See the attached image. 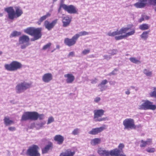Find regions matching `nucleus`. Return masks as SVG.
I'll return each mask as SVG.
<instances>
[{
	"label": "nucleus",
	"instance_id": "4468645a",
	"mask_svg": "<svg viewBox=\"0 0 156 156\" xmlns=\"http://www.w3.org/2000/svg\"><path fill=\"white\" fill-rule=\"evenodd\" d=\"M124 145L122 143H120L118 146L119 149H115L111 151V156L117 155L123 152L122 149L124 147Z\"/></svg>",
	"mask_w": 156,
	"mask_h": 156
},
{
	"label": "nucleus",
	"instance_id": "58836bf2",
	"mask_svg": "<svg viewBox=\"0 0 156 156\" xmlns=\"http://www.w3.org/2000/svg\"><path fill=\"white\" fill-rule=\"evenodd\" d=\"M153 90L149 93L150 96L151 97H154L156 98V87H153Z\"/></svg>",
	"mask_w": 156,
	"mask_h": 156
},
{
	"label": "nucleus",
	"instance_id": "c9c22d12",
	"mask_svg": "<svg viewBox=\"0 0 156 156\" xmlns=\"http://www.w3.org/2000/svg\"><path fill=\"white\" fill-rule=\"evenodd\" d=\"M46 122L44 121L41 122L40 123L36 124L35 125V127L38 129H40L43 127V126L45 124Z\"/></svg>",
	"mask_w": 156,
	"mask_h": 156
},
{
	"label": "nucleus",
	"instance_id": "a878e982",
	"mask_svg": "<svg viewBox=\"0 0 156 156\" xmlns=\"http://www.w3.org/2000/svg\"><path fill=\"white\" fill-rule=\"evenodd\" d=\"M30 120H36L37 119L38 113L36 112H30Z\"/></svg>",
	"mask_w": 156,
	"mask_h": 156
},
{
	"label": "nucleus",
	"instance_id": "72a5a7b5",
	"mask_svg": "<svg viewBox=\"0 0 156 156\" xmlns=\"http://www.w3.org/2000/svg\"><path fill=\"white\" fill-rule=\"evenodd\" d=\"M130 61L134 63L138 64L141 63L140 60L135 57H131L129 58Z\"/></svg>",
	"mask_w": 156,
	"mask_h": 156
},
{
	"label": "nucleus",
	"instance_id": "4d7b16f0",
	"mask_svg": "<svg viewBox=\"0 0 156 156\" xmlns=\"http://www.w3.org/2000/svg\"><path fill=\"white\" fill-rule=\"evenodd\" d=\"M144 20H147L149 19V17L146 15H143Z\"/></svg>",
	"mask_w": 156,
	"mask_h": 156
},
{
	"label": "nucleus",
	"instance_id": "5701e85b",
	"mask_svg": "<svg viewBox=\"0 0 156 156\" xmlns=\"http://www.w3.org/2000/svg\"><path fill=\"white\" fill-rule=\"evenodd\" d=\"M75 154L74 151H72L70 149H68L61 153L59 156H73Z\"/></svg>",
	"mask_w": 156,
	"mask_h": 156
},
{
	"label": "nucleus",
	"instance_id": "b1692460",
	"mask_svg": "<svg viewBox=\"0 0 156 156\" xmlns=\"http://www.w3.org/2000/svg\"><path fill=\"white\" fill-rule=\"evenodd\" d=\"M55 141H56L59 144H61L62 143L64 140V137L59 135H56L54 138Z\"/></svg>",
	"mask_w": 156,
	"mask_h": 156
},
{
	"label": "nucleus",
	"instance_id": "052dcab7",
	"mask_svg": "<svg viewBox=\"0 0 156 156\" xmlns=\"http://www.w3.org/2000/svg\"><path fill=\"white\" fill-rule=\"evenodd\" d=\"M113 156H126V155L124 154H119L118 155H114Z\"/></svg>",
	"mask_w": 156,
	"mask_h": 156
},
{
	"label": "nucleus",
	"instance_id": "09e8293b",
	"mask_svg": "<svg viewBox=\"0 0 156 156\" xmlns=\"http://www.w3.org/2000/svg\"><path fill=\"white\" fill-rule=\"evenodd\" d=\"M118 70L116 69H115L112 72H111V73H110L109 74V76H111L112 75H115L116 74V72Z\"/></svg>",
	"mask_w": 156,
	"mask_h": 156
},
{
	"label": "nucleus",
	"instance_id": "1a4fd4ad",
	"mask_svg": "<svg viewBox=\"0 0 156 156\" xmlns=\"http://www.w3.org/2000/svg\"><path fill=\"white\" fill-rule=\"evenodd\" d=\"M38 149L37 146L34 145L28 149L27 154L29 156H40V154L38 151Z\"/></svg>",
	"mask_w": 156,
	"mask_h": 156
},
{
	"label": "nucleus",
	"instance_id": "774afa93",
	"mask_svg": "<svg viewBox=\"0 0 156 156\" xmlns=\"http://www.w3.org/2000/svg\"><path fill=\"white\" fill-rule=\"evenodd\" d=\"M2 16V14H0V16Z\"/></svg>",
	"mask_w": 156,
	"mask_h": 156
},
{
	"label": "nucleus",
	"instance_id": "4c0bfd02",
	"mask_svg": "<svg viewBox=\"0 0 156 156\" xmlns=\"http://www.w3.org/2000/svg\"><path fill=\"white\" fill-rule=\"evenodd\" d=\"M108 83V81L106 80H102L101 83L99 84L98 86L101 87L100 89L101 90V91H102L103 90V85H105V84H106Z\"/></svg>",
	"mask_w": 156,
	"mask_h": 156
},
{
	"label": "nucleus",
	"instance_id": "864d4df0",
	"mask_svg": "<svg viewBox=\"0 0 156 156\" xmlns=\"http://www.w3.org/2000/svg\"><path fill=\"white\" fill-rule=\"evenodd\" d=\"M9 130L11 131H13L16 130V128L14 127H10L8 128Z\"/></svg>",
	"mask_w": 156,
	"mask_h": 156
},
{
	"label": "nucleus",
	"instance_id": "603ef678",
	"mask_svg": "<svg viewBox=\"0 0 156 156\" xmlns=\"http://www.w3.org/2000/svg\"><path fill=\"white\" fill-rule=\"evenodd\" d=\"M101 100V98L99 97H97L94 99V101L96 103H98Z\"/></svg>",
	"mask_w": 156,
	"mask_h": 156
},
{
	"label": "nucleus",
	"instance_id": "c03bdc74",
	"mask_svg": "<svg viewBox=\"0 0 156 156\" xmlns=\"http://www.w3.org/2000/svg\"><path fill=\"white\" fill-rule=\"evenodd\" d=\"M51 45V43H48L43 47L42 49L43 50H46L47 49L49 48Z\"/></svg>",
	"mask_w": 156,
	"mask_h": 156
},
{
	"label": "nucleus",
	"instance_id": "39448f33",
	"mask_svg": "<svg viewBox=\"0 0 156 156\" xmlns=\"http://www.w3.org/2000/svg\"><path fill=\"white\" fill-rule=\"evenodd\" d=\"M31 87L30 83L23 82L18 83L15 87V90L17 94H20L23 92L27 89Z\"/></svg>",
	"mask_w": 156,
	"mask_h": 156
},
{
	"label": "nucleus",
	"instance_id": "bf43d9fd",
	"mask_svg": "<svg viewBox=\"0 0 156 156\" xmlns=\"http://www.w3.org/2000/svg\"><path fill=\"white\" fill-rule=\"evenodd\" d=\"M144 18L143 16V15L142 16V17L141 18H140L139 20V21L140 23L142 21H144Z\"/></svg>",
	"mask_w": 156,
	"mask_h": 156
},
{
	"label": "nucleus",
	"instance_id": "6e6552de",
	"mask_svg": "<svg viewBox=\"0 0 156 156\" xmlns=\"http://www.w3.org/2000/svg\"><path fill=\"white\" fill-rule=\"evenodd\" d=\"M19 44H22L21 46V48L22 49H25L30 45V38L27 35H23L20 36L19 38Z\"/></svg>",
	"mask_w": 156,
	"mask_h": 156
},
{
	"label": "nucleus",
	"instance_id": "de8ad7c7",
	"mask_svg": "<svg viewBox=\"0 0 156 156\" xmlns=\"http://www.w3.org/2000/svg\"><path fill=\"white\" fill-rule=\"evenodd\" d=\"M37 119H39L40 120H42L44 118V115L43 114H39L38 113Z\"/></svg>",
	"mask_w": 156,
	"mask_h": 156
},
{
	"label": "nucleus",
	"instance_id": "0eeeda50",
	"mask_svg": "<svg viewBox=\"0 0 156 156\" xmlns=\"http://www.w3.org/2000/svg\"><path fill=\"white\" fill-rule=\"evenodd\" d=\"M123 124L124 126V129H136L134 121L131 118H127L125 119L123 122Z\"/></svg>",
	"mask_w": 156,
	"mask_h": 156
},
{
	"label": "nucleus",
	"instance_id": "9d476101",
	"mask_svg": "<svg viewBox=\"0 0 156 156\" xmlns=\"http://www.w3.org/2000/svg\"><path fill=\"white\" fill-rule=\"evenodd\" d=\"M152 102L149 101H146L141 105H139V109H140L154 110L156 108V106L155 105H152Z\"/></svg>",
	"mask_w": 156,
	"mask_h": 156
},
{
	"label": "nucleus",
	"instance_id": "a19ab883",
	"mask_svg": "<svg viewBox=\"0 0 156 156\" xmlns=\"http://www.w3.org/2000/svg\"><path fill=\"white\" fill-rule=\"evenodd\" d=\"M80 132V129L78 128H76L74 129L72 132V134L74 135H78Z\"/></svg>",
	"mask_w": 156,
	"mask_h": 156
},
{
	"label": "nucleus",
	"instance_id": "49530a36",
	"mask_svg": "<svg viewBox=\"0 0 156 156\" xmlns=\"http://www.w3.org/2000/svg\"><path fill=\"white\" fill-rule=\"evenodd\" d=\"M117 52V51L116 49H113L109 51V54L112 55H114L116 54Z\"/></svg>",
	"mask_w": 156,
	"mask_h": 156
},
{
	"label": "nucleus",
	"instance_id": "cd10ccee",
	"mask_svg": "<svg viewBox=\"0 0 156 156\" xmlns=\"http://www.w3.org/2000/svg\"><path fill=\"white\" fill-rule=\"evenodd\" d=\"M52 147V144L51 143L49 144H48L46 145L45 147L42 150V153L44 154L47 153L49 150L51 149Z\"/></svg>",
	"mask_w": 156,
	"mask_h": 156
},
{
	"label": "nucleus",
	"instance_id": "6e6d98bb",
	"mask_svg": "<svg viewBox=\"0 0 156 156\" xmlns=\"http://www.w3.org/2000/svg\"><path fill=\"white\" fill-rule=\"evenodd\" d=\"M125 94L126 95H129L130 94V90L129 89H127V90L125 92Z\"/></svg>",
	"mask_w": 156,
	"mask_h": 156
},
{
	"label": "nucleus",
	"instance_id": "7ed1b4c3",
	"mask_svg": "<svg viewBox=\"0 0 156 156\" xmlns=\"http://www.w3.org/2000/svg\"><path fill=\"white\" fill-rule=\"evenodd\" d=\"M105 111L102 109H95L94 111L93 119L96 122H100L108 120L107 117H101L104 115Z\"/></svg>",
	"mask_w": 156,
	"mask_h": 156
},
{
	"label": "nucleus",
	"instance_id": "37998d69",
	"mask_svg": "<svg viewBox=\"0 0 156 156\" xmlns=\"http://www.w3.org/2000/svg\"><path fill=\"white\" fill-rule=\"evenodd\" d=\"M90 51V49H85L82 51V54L84 55H85L89 54Z\"/></svg>",
	"mask_w": 156,
	"mask_h": 156
},
{
	"label": "nucleus",
	"instance_id": "f704fd0d",
	"mask_svg": "<svg viewBox=\"0 0 156 156\" xmlns=\"http://www.w3.org/2000/svg\"><path fill=\"white\" fill-rule=\"evenodd\" d=\"M89 34V33L88 32L85 31H83L80 32L78 34H76L75 35L77 37V39H78L80 36L87 35Z\"/></svg>",
	"mask_w": 156,
	"mask_h": 156
},
{
	"label": "nucleus",
	"instance_id": "c756f323",
	"mask_svg": "<svg viewBox=\"0 0 156 156\" xmlns=\"http://www.w3.org/2000/svg\"><path fill=\"white\" fill-rule=\"evenodd\" d=\"M101 140L100 138H95L92 139L90 141V144L92 145H95L100 143Z\"/></svg>",
	"mask_w": 156,
	"mask_h": 156
},
{
	"label": "nucleus",
	"instance_id": "e2e57ef3",
	"mask_svg": "<svg viewBox=\"0 0 156 156\" xmlns=\"http://www.w3.org/2000/svg\"><path fill=\"white\" fill-rule=\"evenodd\" d=\"M130 87L133 89H135V87L134 86H130Z\"/></svg>",
	"mask_w": 156,
	"mask_h": 156
},
{
	"label": "nucleus",
	"instance_id": "a18cd8bd",
	"mask_svg": "<svg viewBox=\"0 0 156 156\" xmlns=\"http://www.w3.org/2000/svg\"><path fill=\"white\" fill-rule=\"evenodd\" d=\"M54 119L53 117L51 116L49 117L48 119V122H47V124H49L51 123L54 122Z\"/></svg>",
	"mask_w": 156,
	"mask_h": 156
},
{
	"label": "nucleus",
	"instance_id": "9b49d317",
	"mask_svg": "<svg viewBox=\"0 0 156 156\" xmlns=\"http://www.w3.org/2000/svg\"><path fill=\"white\" fill-rule=\"evenodd\" d=\"M78 39L76 35H74L72 37L69 39L68 38L64 39V43L69 47L74 45L76 43Z\"/></svg>",
	"mask_w": 156,
	"mask_h": 156
},
{
	"label": "nucleus",
	"instance_id": "5fc2aeb1",
	"mask_svg": "<svg viewBox=\"0 0 156 156\" xmlns=\"http://www.w3.org/2000/svg\"><path fill=\"white\" fill-rule=\"evenodd\" d=\"M109 83L111 85H114L116 83L115 81H110Z\"/></svg>",
	"mask_w": 156,
	"mask_h": 156
},
{
	"label": "nucleus",
	"instance_id": "79ce46f5",
	"mask_svg": "<svg viewBox=\"0 0 156 156\" xmlns=\"http://www.w3.org/2000/svg\"><path fill=\"white\" fill-rule=\"evenodd\" d=\"M155 148L154 147H148L146 149V151L148 153H153L155 151Z\"/></svg>",
	"mask_w": 156,
	"mask_h": 156
},
{
	"label": "nucleus",
	"instance_id": "338daca9",
	"mask_svg": "<svg viewBox=\"0 0 156 156\" xmlns=\"http://www.w3.org/2000/svg\"><path fill=\"white\" fill-rule=\"evenodd\" d=\"M96 79H95V80H94V82L95 83H96Z\"/></svg>",
	"mask_w": 156,
	"mask_h": 156
},
{
	"label": "nucleus",
	"instance_id": "8fccbe9b",
	"mask_svg": "<svg viewBox=\"0 0 156 156\" xmlns=\"http://www.w3.org/2000/svg\"><path fill=\"white\" fill-rule=\"evenodd\" d=\"M104 59L108 60L110 59L111 58V56L110 55H105L103 56Z\"/></svg>",
	"mask_w": 156,
	"mask_h": 156
},
{
	"label": "nucleus",
	"instance_id": "aec40b11",
	"mask_svg": "<svg viewBox=\"0 0 156 156\" xmlns=\"http://www.w3.org/2000/svg\"><path fill=\"white\" fill-rule=\"evenodd\" d=\"M98 153L101 156H110L111 155V151L109 152L108 151L101 148H98Z\"/></svg>",
	"mask_w": 156,
	"mask_h": 156
},
{
	"label": "nucleus",
	"instance_id": "a211bd4d",
	"mask_svg": "<svg viewBox=\"0 0 156 156\" xmlns=\"http://www.w3.org/2000/svg\"><path fill=\"white\" fill-rule=\"evenodd\" d=\"M53 79V76L50 73H46L43 75L42 76V81L44 83H48Z\"/></svg>",
	"mask_w": 156,
	"mask_h": 156
},
{
	"label": "nucleus",
	"instance_id": "4be33fe9",
	"mask_svg": "<svg viewBox=\"0 0 156 156\" xmlns=\"http://www.w3.org/2000/svg\"><path fill=\"white\" fill-rule=\"evenodd\" d=\"M64 76L65 78H66V83H72L75 79L74 76L71 73L65 74Z\"/></svg>",
	"mask_w": 156,
	"mask_h": 156
},
{
	"label": "nucleus",
	"instance_id": "e433bc0d",
	"mask_svg": "<svg viewBox=\"0 0 156 156\" xmlns=\"http://www.w3.org/2000/svg\"><path fill=\"white\" fill-rule=\"evenodd\" d=\"M21 34V33L20 32H18L16 31H13L10 35V37L11 38L18 36Z\"/></svg>",
	"mask_w": 156,
	"mask_h": 156
},
{
	"label": "nucleus",
	"instance_id": "393cba45",
	"mask_svg": "<svg viewBox=\"0 0 156 156\" xmlns=\"http://www.w3.org/2000/svg\"><path fill=\"white\" fill-rule=\"evenodd\" d=\"M30 112H25L23 114L21 119V121H25L30 120Z\"/></svg>",
	"mask_w": 156,
	"mask_h": 156
},
{
	"label": "nucleus",
	"instance_id": "dca6fc26",
	"mask_svg": "<svg viewBox=\"0 0 156 156\" xmlns=\"http://www.w3.org/2000/svg\"><path fill=\"white\" fill-rule=\"evenodd\" d=\"M57 22V19L53 20L50 23L48 21L46 20L44 22V24L45 28L48 30H50L53 28Z\"/></svg>",
	"mask_w": 156,
	"mask_h": 156
},
{
	"label": "nucleus",
	"instance_id": "f3484780",
	"mask_svg": "<svg viewBox=\"0 0 156 156\" xmlns=\"http://www.w3.org/2000/svg\"><path fill=\"white\" fill-rule=\"evenodd\" d=\"M153 144L152 138H147L146 140H141L140 143V147L141 148L145 147L147 145H151Z\"/></svg>",
	"mask_w": 156,
	"mask_h": 156
},
{
	"label": "nucleus",
	"instance_id": "bb28decb",
	"mask_svg": "<svg viewBox=\"0 0 156 156\" xmlns=\"http://www.w3.org/2000/svg\"><path fill=\"white\" fill-rule=\"evenodd\" d=\"M51 15V14L49 12L47 13L46 14L41 16L39 19V21L38 22V24H40L43 21L46 20L47 18L50 17Z\"/></svg>",
	"mask_w": 156,
	"mask_h": 156
},
{
	"label": "nucleus",
	"instance_id": "f03ea898",
	"mask_svg": "<svg viewBox=\"0 0 156 156\" xmlns=\"http://www.w3.org/2000/svg\"><path fill=\"white\" fill-rule=\"evenodd\" d=\"M15 11L12 7H9L5 8L4 10L8 13V18L10 20H13L20 16L23 13L22 10L19 7H15Z\"/></svg>",
	"mask_w": 156,
	"mask_h": 156
},
{
	"label": "nucleus",
	"instance_id": "7c9ffc66",
	"mask_svg": "<svg viewBox=\"0 0 156 156\" xmlns=\"http://www.w3.org/2000/svg\"><path fill=\"white\" fill-rule=\"evenodd\" d=\"M149 32V31H144L140 35V37L143 40H146L148 37V34Z\"/></svg>",
	"mask_w": 156,
	"mask_h": 156
},
{
	"label": "nucleus",
	"instance_id": "423d86ee",
	"mask_svg": "<svg viewBox=\"0 0 156 156\" xmlns=\"http://www.w3.org/2000/svg\"><path fill=\"white\" fill-rule=\"evenodd\" d=\"M133 26V25H129L127 27H122L119 30H117L116 31L112 32H108L107 33V35L109 36L113 37L116 35H122L123 34H126V32L130 30Z\"/></svg>",
	"mask_w": 156,
	"mask_h": 156
},
{
	"label": "nucleus",
	"instance_id": "20e7f679",
	"mask_svg": "<svg viewBox=\"0 0 156 156\" xmlns=\"http://www.w3.org/2000/svg\"><path fill=\"white\" fill-rule=\"evenodd\" d=\"M22 64L17 61H13L9 64H5V69L8 71H14L20 69L22 67Z\"/></svg>",
	"mask_w": 156,
	"mask_h": 156
},
{
	"label": "nucleus",
	"instance_id": "2eb2a0df",
	"mask_svg": "<svg viewBox=\"0 0 156 156\" xmlns=\"http://www.w3.org/2000/svg\"><path fill=\"white\" fill-rule=\"evenodd\" d=\"M62 5L63 9L69 13H76L77 12L76 8L73 5H67L65 4Z\"/></svg>",
	"mask_w": 156,
	"mask_h": 156
},
{
	"label": "nucleus",
	"instance_id": "680f3d73",
	"mask_svg": "<svg viewBox=\"0 0 156 156\" xmlns=\"http://www.w3.org/2000/svg\"><path fill=\"white\" fill-rule=\"evenodd\" d=\"M135 126H136V128H140V127H141V124H139V125H135Z\"/></svg>",
	"mask_w": 156,
	"mask_h": 156
},
{
	"label": "nucleus",
	"instance_id": "f257e3e1",
	"mask_svg": "<svg viewBox=\"0 0 156 156\" xmlns=\"http://www.w3.org/2000/svg\"><path fill=\"white\" fill-rule=\"evenodd\" d=\"M41 31V28L34 27H28L23 30L25 33L34 37L31 39V41H34L41 38L42 35Z\"/></svg>",
	"mask_w": 156,
	"mask_h": 156
},
{
	"label": "nucleus",
	"instance_id": "69168bd1",
	"mask_svg": "<svg viewBox=\"0 0 156 156\" xmlns=\"http://www.w3.org/2000/svg\"><path fill=\"white\" fill-rule=\"evenodd\" d=\"M2 52L1 51H0V55H1L2 54Z\"/></svg>",
	"mask_w": 156,
	"mask_h": 156
},
{
	"label": "nucleus",
	"instance_id": "c85d7f7f",
	"mask_svg": "<svg viewBox=\"0 0 156 156\" xmlns=\"http://www.w3.org/2000/svg\"><path fill=\"white\" fill-rule=\"evenodd\" d=\"M4 120V124L7 126L10 125L14 123L13 121L12 120H10L9 117H5Z\"/></svg>",
	"mask_w": 156,
	"mask_h": 156
},
{
	"label": "nucleus",
	"instance_id": "6ab92c4d",
	"mask_svg": "<svg viewBox=\"0 0 156 156\" xmlns=\"http://www.w3.org/2000/svg\"><path fill=\"white\" fill-rule=\"evenodd\" d=\"M63 26L66 27L68 26L71 20V18L69 16H66L62 17Z\"/></svg>",
	"mask_w": 156,
	"mask_h": 156
},
{
	"label": "nucleus",
	"instance_id": "412c9836",
	"mask_svg": "<svg viewBox=\"0 0 156 156\" xmlns=\"http://www.w3.org/2000/svg\"><path fill=\"white\" fill-rule=\"evenodd\" d=\"M147 0H140L139 2L134 4V5L138 8L144 7L147 4Z\"/></svg>",
	"mask_w": 156,
	"mask_h": 156
},
{
	"label": "nucleus",
	"instance_id": "ddd939ff",
	"mask_svg": "<svg viewBox=\"0 0 156 156\" xmlns=\"http://www.w3.org/2000/svg\"><path fill=\"white\" fill-rule=\"evenodd\" d=\"M135 33V29L133 28V29L131 31L129 32H127L124 35H121L119 36H115V38L116 40H122L129 36L134 35Z\"/></svg>",
	"mask_w": 156,
	"mask_h": 156
},
{
	"label": "nucleus",
	"instance_id": "13d9d810",
	"mask_svg": "<svg viewBox=\"0 0 156 156\" xmlns=\"http://www.w3.org/2000/svg\"><path fill=\"white\" fill-rule=\"evenodd\" d=\"M62 5H65V4H63L62 3H61L60 5V7L58 9V12H59L61 9V8H63V7L62 6H63Z\"/></svg>",
	"mask_w": 156,
	"mask_h": 156
},
{
	"label": "nucleus",
	"instance_id": "f8f14e48",
	"mask_svg": "<svg viewBox=\"0 0 156 156\" xmlns=\"http://www.w3.org/2000/svg\"><path fill=\"white\" fill-rule=\"evenodd\" d=\"M105 127V125H104L100 127L93 128L90 131L88 132V133L92 135H97L105 129L106 128Z\"/></svg>",
	"mask_w": 156,
	"mask_h": 156
},
{
	"label": "nucleus",
	"instance_id": "ea45409f",
	"mask_svg": "<svg viewBox=\"0 0 156 156\" xmlns=\"http://www.w3.org/2000/svg\"><path fill=\"white\" fill-rule=\"evenodd\" d=\"M148 3L151 5L155 6L154 10L156 12V0H149Z\"/></svg>",
	"mask_w": 156,
	"mask_h": 156
},
{
	"label": "nucleus",
	"instance_id": "3c124183",
	"mask_svg": "<svg viewBox=\"0 0 156 156\" xmlns=\"http://www.w3.org/2000/svg\"><path fill=\"white\" fill-rule=\"evenodd\" d=\"M74 53L73 51H71L69 53L68 55V58L70 57H73L74 56Z\"/></svg>",
	"mask_w": 156,
	"mask_h": 156
},
{
	"label": "nucleus",
	"instance_id": "2f4dec72",
	"mask_svg": "<svg viewBox=\"0 0 156 156\" xmlns=\"http://www.w3.org/2000/svg\"><path fill=\"white\" fill-rule=\"evenodd\" d=\"M139 28L143 30H148L150 27L148 24L147 23H144L140 25L139 26Z\"/></svg>",
	"mask_w": 156,
	"mask_h": 156
},
{
	"label": "nucleus",
	"instance_id": "0e129e2a",
	"mask_svg": "<svg viewBox=\"0 0 156 156\" xmlns=\"http://www.w3.org/2000/svg\"><path fill=\"white\" fill-rule=\"evenodd\" d=\"M56 47L57 48V49H59L60 48V47H59V45H57Z\"/></svg>",
	"mask_w": 156,
	"mask_h": 156
},
{
	"label": "nucleus",
	"instance_id": "473e14b6",
	"mask_svg": "<svg viewBox=\"0 0 156 156\" xmlns=\"http://www.w3.org/2000/svg\"><path fill=\"white\" fill-rule=\"evenodd\" d=\"M143 72L147 76L151 77L152 76V72L149 69H144Z\"/></svg>",
	"mask_w": 156,
	"mask_h": 156
}]
</instances>
